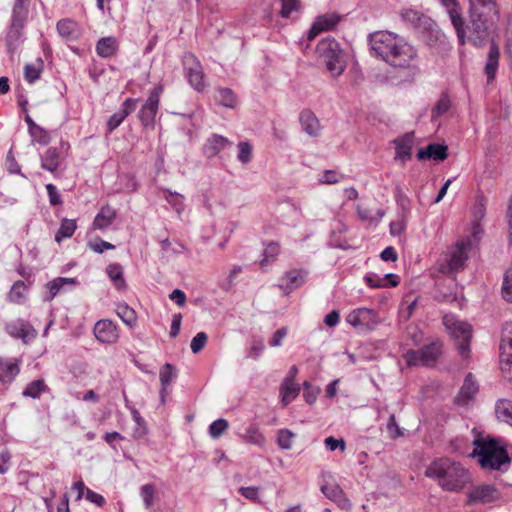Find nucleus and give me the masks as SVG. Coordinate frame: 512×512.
<instances>
[{"mask_svg":"<svg viewBox=\"0 0 512 512\" xmlns=\"http://www.w3.org/2000/svg\"><path fill=\"white\" fill-rule=\"evenodd\" d=\"M106 272L118 290H122L126 287V283L123 277V268L120 264L115 263L108 265Z\"/></svg>","mask_w":512,"mask_h":512,"instance_id":"39","label":"nucleus"},{"mask_svg":"<svg viewBox=\"0 0 512 512\" xmlns=\"http://www.w3.org/2000/svg\"><path fill=\"white\" fill-rule=\"evenodd\" d=\"M237 158L242 164H248L252 159V146L247 141H241L237 145Z\"/></svg>","mask_w":512,"mask_h":512,"instance_id":"50","label":"nucleus"},{"mask_svg":"<svg viewBox=\"0 0 512 512\" xmlns=\"http://www.w3.org/2000/svg\"><path fill=\"white\" fill-rule=\"evenodd\" d=\"M342 178H343V176H341L339 178L335 171L326 170V171H324L323 175L321 176L320 182L325 183V184H336V183L340 182V180Z\"/></svg>","mask_w":512,"mask_h":512,"instance_id":"63","label":"nucleus"},{"mask_svg":"<svg viewBox=\"0 0 512 512\" xmlns=\"http://www.w3.org/2000/svg\"><path fill=\"white\" fill-rule=\"evenodd\" d=\"M470 247L471 241L469 239L458 242L446 256L445 261L439 264V271L443 274H452L463 270L468 259L467 252Z\"/></svg>","mask_w":512,"mask_h":512,"instance_id":"8","label":"nucleus"},{"mask_svg":"<svg viewBox=\"0 0 512 512\" xmlns=\"http://www.w3.org/2000/svg\"><path fill=\"white\" fill-rule=\"evenodd\" d=\"M346 321L360 331H372L380 323V317L375 310L357 308L347 315Z\"/></svg>","mask_w":512,"mask_h":512,"instance_id":"10","label":"nucleus"},{"mask_svg":"<svg viewBox=\"0 0 512 512\" xmlns=\"http://www.w3.org/2000/svg\"><path fill=\"white\" fill-rule=\"evenodd\" d=\"M502 296L507 302H512V268L508 269L504 274Z\"/></svg>","mask_w":512,"mask_h":512,"instance_id":"51","label":"nucleus"},{"mask_svg":"<svg viewBox=\"0 0 512 512\" xmlns=\"http://www.w3.org/2000/svg\"><path fill=\"white\" fill-rule=\"evenodd\" d=\"M162 92L161 86H156L149 94L147 100L142 105L138 118L143 126L153 127L155 117L159 108V99Z\"/></svg>","mask_w":512,"mask_h":512,"instance_id":"12","label":"nucleus"},{"mask_svg":"<svg viewBox=\"0 0 512 512\" xmlns=\"http://www.w3.org/2000/svg\"><path fill=\"white\" fill-rule=\"evenodd\" d=\"M193 61L192 65L187 68V77L189 83L197 90L202 91L205 88V83L203 81L204 74L202 71V66L198 60H196L193 56L190 57Z\"/></svg>","mask_w":512,"mask_h":512,"instance_id":"27","label":"nucleus"},{"mask_svg":"<svg viewBox=\"0 0 512 512\" xmlns=\"http://www.w3.org/2000/svg\"><path fill=\"white\" fill-rule=\"evenodd\" d=\"M25 291H26L25 283L21 280L16 281L13 284V286L8 294L9 300L11 302L20 303L21 300L24 298Z\"/></svg>","mask_w":512,"mask_h":512,"instance_id":"49","label":"nucleus"},{"mask_svg":"<svg viewBox=\"0 0 512 512\" xmlns=\"http://www.w3.org/2000/svg\"><path fill=\"white\" fill-rule=\"evenodd\" d=\"M373 55L395 69L415 72L417 50L403 37L389 31H376L368 35Z\"/></svg>","mask_w":512,"mask_h":512,"instance_id":"1","label":"nucleus"},{"mask_svg":"<svg viewBox=\"0 0 512 512\" xmlns=\"http://www.w3.org/2000/svg\"><path fill=\"white\" fill-rule=\"evenodd\" d=\"M300 393V387L291 378H285L280 387L283 406L289 405Z\"/></svg>","mask_w":512,"mask_h":512,"instance_id":"32","label":"nucleus"},{"mask_svg":"<svg viewBox=\"0 0 512 512\" xmlns=\"http://www.w3.org/2000/svg\"><path fill=\"white\" fill-rule=\"evenodd\" d=\"M401 18L410 23L414 28L423 32H432L436 26L435 22L427 15L414 9L401 11Z\"/></svg>","mask_w":512,"mask_h":512,"instance_id":"15","label":"nucleus"},{"mask_svg":"<svg viewBox=\"0 0 512 512\" xmlns=\"http://www.w3.org/2000/svg\"><path fill=\"white\" fill-rule=\"evenodd\" d=\"M76 227L75 220H62L60 228L55 235V240L59 243L62 239L71 237L74 234Z\"/></svg>","mask_w":512,"mask_h":512,"instance_id":"44","label":"nucleus"},{"mask_svg":"<svg viewBox=\"0 0 512 512\" xmlns=\"http://www.w3.org/2000/svg\"><path fill=\"white\" fill-rule=\"evenodd\" d=\"M117 315L129 327H134L137 323V315L134 309L129 307L126 303H120L116 308Z\"/></svg>","mask_w":512,"mask_h":512,"instance_id":"41","label":"nucleus"},{"mask_svg":"<svg viewBox=\"0 0 512 512\" xmlns=\"http://www.w3.org/2000/svg\"><path fill=\"white\" fill-rule=\"evenodd\" d=\"M316 51L333 77L341 75L346 67L343 50L335 39L326 38L317 44Z\"/></svg>","mask_w":512,"mask_h":512,"instance_id":"4","label":"nucleus"},{"mask_svg":"<svg viewBox=\"0 0 512 512\" xmlns=\"http://www.w3.org/2000/svg\"><path fill=\"white\" fill-rule=\"evenodd\" d=\"M89 247L96 253H103L104 250L114 249L115 246L107 241L99 240L98 242H90Z\"/></svg>","mask_w":512,"mask_h":512,"instance_id":"64","label":"nucleus"},{"mask_svg":"<svg viewBox=\"0 0 512 512\" xmlns=\"http://www.w3.org/2000/svg\"><path fill=\"white\" fill-rule=\"evenodd\" d=\"M60 164V154L57 148L50 147L41 156V167L49 172H56Z\"/></svg>","mask_w":512,"mask_h":512,"instance_id":"34","label":"nucleus"},{"mask_svg":"<svg viewBox=\"0 0 512 512\" xmlns=\"http://www.w3.org/2000/svg\"><path fill=\"white\" fill-rule=\"evenodd\" d=\"M396 143V159H400L405 162L411 158V149L413 145V137L410 134H406L400 141Z\"/></svg>","mask_w":512,"mask_h":512,"instance_id":"36","label":"nucleus"},{"mask_svg":"<svg viewBox=\"0 0 512 512\" xmlns=\"http://www.w3.org/2000/svg\"><path fill=\"white\" fill-rule=\"evenodd\" d=\"M496 417L512 426V401L500 399L495 405Z\"/></svg>","mask_w":512,"mask_h":512,"instance_id":"38","label":"nucleus"},{"mask_svg":"<svg viewBox=\"0 0 512 512\" xmlns=\"http://www.w3.org/2000/svg\"><path fill=\"white\" fill-rule=\"evenodd\" d=\"M282 7L280 11V15L283 18H288L293 11L299 9L300 1L299 0H281Z\"/></svg>","mask_w":512,"mask_h":512,"instance_id":"55","label":"nucleus"},{"mask_svg":"<svg viewBox=\"0 0 512 512\" xmlns=\"http://www.w3.org/2000/svg\"><path fill=\"white\" fill-rule=\"evenodd\" d=\"M46 190H47L48 197H49V203L52 206H58V205L62 204L61 195L58 192V190H57L55 185L47 184L46 185Z\"/></svg>","mask_w":512,"mask_h":512,"instance_id":"59","label":"nucleus"},{"mask_svg":"<svg viewBox=\"0 0 512 512\" xmlns=\"http://www.w3.org/2000/svg\"><path fill=\"white\" fill-rule=\"evenodd\" d=\"M478 388L473 374L468 373L464 379L459 395L456 398L457 402L466 404L478 392Z\"/></svg>","mask_w":512,"mask_h":512,"instance_id":"29","label":"nucleus"},{"mask_svg":"<svg viewBox=\"0 0 512 512\" xmlns=\"http://www.w3.org/2000/svg\"><path fill=\"white\" fill-rule=\"evenodd\" d=\"M18 362L12 359H5L0 356V382L11 383L19 374Z\"/></svg>","mask_w":512,"mask_h":512,"instance_id":"24","label":"nucleus"},{"mask_svg":"<svg viewBox=\"0 0 512 512\" xmlns=\"http://www.w3.org/2000/svg\"><path fill=\"white\" fill-rule=\"evenodd\" d=\"M116 218V210L109 205L103 206L93 221L94 229L105 230L107 229Z\"/></svg>","mask_w":512,"mask_h":512,"instance_id":"28","label":"nucleus"},{"mask_svg":"<svg viewBox=\"0 0 512 512\" xmlns=\"http://www.w3.org/2000/svg\"><path fill=\"white\" fill-rule=\"evenodd\" d=\"M242 438L245 442L253 445L263 446L265 443V437L256 425H250L246 428Z\"/></svg>","mask_w":512,"mask_h":512,"instance_id":"42","label":"nucleus"},{"mask_svg":"<svg viewBox=\"0 0 512 512\" xmlns=\"http://www.w3.org/2000/svg\"><path fill=\"white\" fill-rule=\"evenodd\" d=\"M27 18L26 15L11 14L10 25L5 36L6 48L9 54H14L22 43Z\"/></svg>","mask_w":512,"mask_h":512,"instance_id":"11","label":"nucleus"},{"mask_svg":"<svg viewBox=\"0 0 512 512\" xmlns=\"http://www.w3.org/2000/svg\"><path fill=\"white\" fill-rule=\"evenodd\" d=\"M473 445L475 449L472 455L478 457V461L484 469L500 470L504 464L510 463V457L500 439L490 436L477 438Z\"/></svg>","mask_w":512,"mask_h":512,"instance_id":"3","label":"nucleus"},{"mask_svg":"<svg viewBox=\"0 0 512 512\" xmlns=\"http://www.w3.org/2000/svg\"><path fill=\"white\" fill-rule=\"evenodd\" d=\"M468 13H481L485 15L497 16L499 8L497 0H469Z\"/></svg>","mask_w":512,"mask_h":512,"instance_id":"23","label":"nucleus"},{"mask_svg":"<svg viewBox=\"0 0 512 512\" xmlns=\"http://www.w3.org/2000/svg\"><path fill=\"white\" fill-rule=\"evenodd\" d=\"M29 134L31 135L33 141H36L41 145H47L50 142V136L48 132L39 125H37L33 130H30Z\"/></svg>","mask_w":512,"mask_h":512,"instance_id":"53","label":"nucleus"},{"mask_svg":"<svg viewBox=\"0 0 512 512\" xmlns=\"http://www.w3.org/2000/svg\"><path fill=\"white\" fill-rule=\"evenodd\" d=\"M38 66H35L33 64H26L24 67V76L25 79L29 83H34L39 77L42 72L43 68V61L41 58L37 59Z\"/></svg>","mask_w":512,"mask_h":512,"instance_id":"47","label":"nucleus"},{"mask_svg":"<svg viewBox=\"0 0 512 512\" xmlns=\"http://www.w3.org/2000/svg\"><path fill=\"white\" fill-rule=\"evenodd\" d=\"M177 373L175 367L170 363H165L160 369L159 378L161 382L160 398L164 402L165 394L170 383L176 379Z\"/></svg>","mask_w":512,"mask_h":512,"instance_id":"33","label":"nucleus"},{"mask_svg":"<svg viewBox=\"0 0 512 512\" xmlns=\"http://www.w3.org/2000/svg\"><path fill=\"white\" fill-rule=\"evenodd\" d=\"M228 421L220 418L213 421L209 426V434L212 438L218 439L228 429Z\"/></svg>","mask_w":512,"mask_h":512,"instance_id":"48","label":"nucleus"},{"mask_svg":"<svg viewBox=\"0 0 512 512\" xmlns=\"http://www.w3.org/2000/svg\"><path fill=\"white\" fill-rule=\"evenodd\" d=\"M425 476L437 481L448 492H460L471 481L470 472L460 463L447 457L434 460L425 470Z\"/></svg>","mask_w":512,"mask_h":512,"instance_id":"2","label":"nucleus"},{"mask_svg":"<svg viewBox=\"0 0 512 512\" xmlns=\"http://www.w3.org/2000/svg\"><path fill=\"white\" fill-rule=\"evenodd\" d=\"M76 283V280L74 278H64L59 277L52 281H49L46 285L47 287V294L45 295L44 299L46 301H51L54 299V297L60 292L62 287L66 284L74 285Z\"/></svg>","mask_w":512,"mask_h":512,"instance_id":"37","label":"nucleus"},{"mask_svg":"<svg viewBox=\"0 0 512 512\" xmlns=\"http://www.w3.org/2000/svg\"><path fill=\"white\" fill-rule=\"evenodd\" d=\"M279 252H280L279 244L276 242H270L264 250V253H263L264 257L261 260V265H265V264L269 263L270 261H273L275 259V257L279 254Z\"/></svg>","mask_w":512,"mask_h":512,"instance_id":"52","label":"nucleus"},{"mask_svg":"<svg viewBox=\"0 0 512 512\" xmlns=\"http://www.w3.org/2000/svg\"><path fill=\"white\" fill-rule=\"evenodd\" d=\"M442 354V343L440 341H433L420 349L408 350L403 358L407 365L412 366H434Z\"/></svg>","mask_w":512,"mask_h":512,"instance_id":"6","label":"nucleus"},{"mask_svg":"<svg viewBox=\"0 0 512 512\" xmlns=\"http://www.w3.org/2000/svg\"><path fill=\"white\" fill-rule=\"evenodd\" d=\"M443 324L454 338L459 354L463 358L467 357L470 352V341L472 337L471 325L448 315L444 316Z\"/></svg>","mask_w":512,"mask_h":512,"instance_id":"7","label":"nucleus"},{"mask_svg":"<svg viewBox=\"0 0 512 512\" xmlns=\"http://www.w3.org/2000/svg\"><path fill=\"white\" fill-rule=\"evenodd\" d=\"M303 130L310 136H317L320 130V123L317 117L310 110H303L299 116Z\"/></svg>","mask_w":512,"mask_h":512,"instance_id":"30","label":"nucleus"},{"mask_svg":"<svg viewBox=\"0 0 512 512\" xmlns=\"http://www.w3.org/2000/svg\"><path fill=\"white\" fill-rule=\"evenodd\" d=\"M207 334L205 332L197 333L191 340L190 347L194 354L199 353L207 342Z\"/></svg>","mask_w":512,"mask_h":512,"instance_id":"54","label":"nucleus"},{"mask_svg":"<svg viewBox=\"0 0 512 512\" xmlns=\"http://www.w3.org/2000/svg\"><path fill=\"white\" fill-rule=\"evenodd\" d=\"M118 44L113 36L103 37L96 44V52L102 58H110L116 54Z\"/></svg>","mask_w":512,"mask_h":512,"instance_id":"31","label":"nucleus"},{"mask_svg":"<svg viewBox=\"0 0 512 512\" xmlns=\"http://www.w3.org/2000/svg\"><path fill=\"white\" fill-rule=\"evenodd\" d=\"M339 21L340 16L336 13H327L318 16L308 33L309 40H312L318 33L322 31L332 30L336 27Z\"/></svg>","mask_w":512,"mask_h":512,"instance_id":"20","label":"nucleus"},{"mask_svg":"<svg viewBox=\"0 0 512 512\" xmlns=\"http://www.w3.org/2000/svg\"><path fill=\"white\" fill-rule=\"evenodd\" d=\"M308 272L304 269H292L287 271L281 278L280 288L288 294L301 287L307 278Z\"/></svg>","mask_w":512,"mask_h":512,"instance_id":"17","label":"nucleus"},{"mask_svg":"<svg viewBox=\"0 0 512 512\" xmlns=\"http://www.w3.org/2000/svg\"><path fill=\"white\" fill-rule=\"evenodd\" d=\"M131 414L133 420L137 423L138 428L134 431L135 438H141L145 434V421L141 417L137 409L131 408Z\"/></svg>","mask_w":512,"mask_h":512,"instance_id":"57","label":"nucleus"},{"mask_svg":"<svg viewBox=\"0 0 512 512\" xmlns=\"http://www.w3.org/2000/svg\"><path fill=\"white\" fill-rule=\"evenodd\" d=\"M446 8L451 23L456 30L459 44L464 45L465 39V21L461 17L460 6L457 0H439Z\"/></svg>","mask_w":512,"mask_h":512,"instance_id":"13","label":"nucleus"},{"mask_svg":"<svg viewBox=\"0 0 512 512\" xmlns=\"http://www.w3.org/2000/svg\"><path fill=\"white\" fill-rule=\"evenodd\" d=\"M322 493L330 500L335 502L341 509L350 510L351 502L346 497L342 488L338 484H325L321 486Z\"/></svg>","mask_w":512,"mask_h":512,"instance_id":"21","label":"nucleus"},{"mask_svg":"<svg viewBox=\"0 0 512 512\" xmlns=\"http://www.w3.org/2000/svg\"><path fill=\"white\" fill-rule=\"evenodd\" d=\"M498 498L497 489L490 484L479 485L467 493V505L486 504Z\"/></svg>","mask_w":512,"mask_h":512,"instance_id":"14","label":"nucleus"},{"mask_svg":"<svg viewBox=\"0 0 512 512\" xmlns=\"http://www.w3.org/2000/svg\"><path fill=\"white\" fill-rule=\"evenodd\" d=\"M56 27L59 35L67 41L74 40L78 37V25L71 19L58 21Z\"/></svg>","mask_w":512,"mask_h":512,"instance_id":"35","label":"nucleus"},{"mask_svg":"<svg viewBox=\"0 0 512 512\" xmlns=\"http://www.w3.org/2000/svg\"><path fill=\"white\" fill-rule=\"evenodd\" d=\"M499 56L500 52L498 46L493 41H491L490 49L487 55V61L484 67V73L488 82L493 81L496 76L499 64Z\"/></svg>","mask_w":512,"mask_h":512,"instance_id":"25","label":"nucleus"},{"mask_svg":"<svg viewBox=\"0 0 512 512\" xmlns=\"http://www.w3.org/2000/svg\"><path fill=\"white\" fill-rule=\"evenodd\" d=\"M230 144V141L221 135L213 134L207 139L203 152L208 158L215 157L219 152L225 149Z\"/></svg>","mask_w":512,"mask_h":512,"instance_id":"26","label":"nucleus"},{"mask_svg":"<svg viewBox=\"0 0 512 512\" xmlns=\"http://www.w3.org/2000/svg\"><path fill=\"white\" fill-rule=\"evenodd\" d=\"M304 393L303 397L308 404H313L320 392L319 388L313 387L308 381L303 383Z\"/></svg>","mask_w":512,"mask_h":512,"instance_id":"56","label":"nucleus"},{"mask_svg":"<svg viewBox=\"0 0 512 512\" xmlns=\"http://www.w3.org/2000/svg\"><path fill=\"white\" fill-rule=\"evenodd\" d=\"M216 99L222 106L227 108H235L237 104L236 95L229 88H220Z\"/></svg>","mask_w":512,"mask_h":512,"instance_id":"43","label":"nucleus"},{"mask_svg":"<svg viewBox=\"0 0 512 512\" xmlns=\"http://www.w3.org/2000/svg\"><path fill=\"white\" fill-rule=\"evenodd\" d=\"M5 329L10 336L21 339L24 343H28L37 336V332L33 326L22 319L6 324Z\"/></svg>","mask_w":512,"mask_h":512,"instance_id":"16","label":"nucleus"},{"mask_svg":"<svg viewBox=\"0 0 512 512\" xmlns=\"http://www.w3.org/2000/svg\"><path fill=\"white\" fill-rule=\"evenodd\" d=\"M448 157V147L444 144L433 143L417 152L419 160L432 159L435 161H444Z\"/></svg>","mask_w":512,"mask_h":512,"instance_id":"22","label":"nucleus"},{"mask_svg":"<svg viewBox=\"0 0 512 512\" xmlns=\"http://www.w3.org/2000/svg\"><path fill=\"white\" fill-rule=\"evenodd\" d=\"M364 279L370 287H387V284L385 283V278H380L376 274H367Z\"/></svg>","mask_w":512,"mask_h":512,"instance_id":"62","label":"nucleus"},{"mask_svg":"<svg viewBox=\"0 0 512 512\" xmlns=\"http://www.w3.org/2000/svg\"><path fill=\"white\" fill-rule=\"evenodd\" d=\"M356 210L358 217L362 221L369 222L370 224H377L385 214L382 209H377L374 214L371 209L363 207L362 205H357Z\"/></svg>","mask_w":512,"mask_h":512,"instance_id":"40","label":"nucleus"},{"mask_svg":"<svg viewBox=\"0 0 512 512\" xmlns=\"http://www.w3.org/2000/svg\"><path fill=\"white\" fill-rule=\"evenodd\" d=\"M138 99L127 98L121 105V108L115 112L107 121V131L111 133L118 128L125 118L131 114L137 106Z\"/></svg>","mask_w":512,"mask_h":512,"instance_id":"18","label":"nucleus"},{"mask_svg":"<svg viewBox=\"0 0 512 512\" xmlns=\"http://www.w3.org/2000/svg\"><path fill=\"white\" fill-rule=\"evenodd\" d=\"M499 349L502 373L512 383V322L503 327Z\"/></svg>","mask_w":512,"mask_h":512,"instance_id":"9","label":"nucleus"},{"mask_svg":"<svg viewBox=\"0 0 512 512\" xmlns=\"http://www.w3.org/2000/svg\"><path fill=\"white\" fill-rule=\"evenodd\" d=\"M295 434L289 429H280L277 434V444L281 449L289 450L292 448Z\"/></svg>","mask_w":512,"mask_h":512,"instance_id":"46","label":"nucleus"},{"mask_svg":"<svg viewBox=\"0 0 512 512\" xmlns=\"http://www.w3.org/2000/svg\"><path fill=\"white\" fill-rule=\"evenodd\" d=\"M47 386L42 379L34 380L30 382L24 391L22 392V395L24 397H30L33 399H36L40 396L42 392L46 390Z\"/></svg>","mask_w":512,"mask_h":512,"instance_id":"45","label":"nucleus"},{"mask_svg":"<svg viewBox=\"0 0 512 512\" xmlns=\"http://www.w3.org/2000/svg\"><path fill=\"white\" fill-rule=\"evenodd\" d=\"M325 445L330 451H335L337 448L344 451L346 448V443L343 439H336L332 436L325 439Z\"/></svg>","mask_w":512,"mask_h":512,"instance_id":"61","label":"nucleus"},{"mask_svg":"<svg viewBox=\"0 0 512 512\" xmlns=\"http://www.w3.org/2000/svg\"><path fill=\"white\" fill-rule=\"evenodd\" d=\"M468 40L476 47H481L491 40V28L497 16L481 13H469Z\"/></svg>","mask_w":512,"mask_h":512,"instance_id":"5","label":"nucleus"},{"mask_svg":"<svg viewBox=\"0 0 512 512\" xmlns=\"http://www.w3.org/2000/svg\"><path fill=\"white\" fill-rule=\"evenodd\" d=\"M29 5H30V0H14L11 14L28 16Z\"/></svg>","mask_w":512,"mask_h":512,"instance_id":"60","label":"nucleus"},{"mask_svg":"<svg viewBox=\"0 0 512 512\" xmlns=\"http://www.w3.org/2000/svg\"><path fill=\"white\" fill-rule=\"evenodd\" d=\"M94 334L100 342L107 344L116 342L119 337L115 324L107 319L96 322Z\"/></svg>","mask_w":512,"mask_h":512,"instance_id":"19","label":"nucleus"},{"mask_svg":"<svg viewBox=\"0 0 512 512\" xmlns=\"http://www.w3.org/2000/svg\"><path fill=\"white\" fill-rule=\"evenodd\" d=\"M155 489L152 484H146L141 488V496L143 498L146 508H150L153 503Z\"/></svg>","mask_w":512,"mask_h":512,"instance_id":"58","label":"nucleus"}]
</instances>
